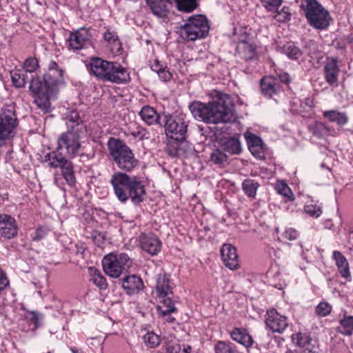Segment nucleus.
<instances>
[{"label":"nucleus","instance_id":"obj_41","mask_svg":"<svg viewBox=\"0 0 353 353\" xmlns=\"http://www.w3.org/2000/svg\"><path fill=\"white\" fill-rule=\"evenodd\" d=\"M228 155L221 149H215L210 154V162L221 167L228 161Z\"/></svg>","mask_w":353,"mask_h":353},{"label":"nucleus","instance_id":"obj_60","mask_svg":"<svg viewBox=\"0 0 353 353\" xmlns=\"http://www.w3.org/2000/svg\"><path fill=\"white\" fill-rule=\"evenodd\" d=\"M247 349H248V353H260L259 349L257 347H252V345L250 346V347L247 348Z\"/></svg>","mask_w":353,"mask_h":353},{"label":"nucleus","instance_id":"obj_61","mask_svg":"<svg viewBox=\"0 0 353 353\" xmlns=\"http://www.w3.org/2000/svg\"><path fill=\"white\" fill-rule=\"evenodd\" d=\"M169 154L172 157H175L177 154V151L176 148H173L172 150L169 149Z\"/></svg>","mask_w":353,"mask_h":353},{"label":"nucleus","instance_id":"obj_21","mask_svg":"<svg viewBox=\"0 0 353 353\" xmlns=\"http://www.w3.org/2000/svg\"><path fill=\"white\" fill-rule=\"evenodd\" d=\"M152 13L159 17H167L169 12L168 5H170V0H145Z\"/></svg>","mask_w":353,"mask_h":353},{"label":"nucleus","instance_id":"obj_2","mask_svg":"<svg viewBox=\"0 0 353 353\" xmlns=\"http://www.w3.org/2000/svg\"><path fill=\"white\" fill-rule=\"evenodd\" d=\"M110 183L117 198L121 203H125L130 199L134 204L137 205L145 199V187L136 176L117 172L112 176Z\"/></svg>","mask_w":353,"mask_h":353},{"label":"nucleus","instance_id":"obj_13","mask_svg":"<svg viewBox=\"0 0 353 353\" xmlns=\"http://www.w3.org/2000/svg\"><path fill=\"white\" fill-rule=\"evenodd\" d=\"M265 323L273 332L282 333L288 326L287 317L274 309L267 312Z\"/></svg>","mask_w":353,"mask_h":353},{"label":"nucleus","instance_id":"obj_54","mask_svg":"<svg viewBox=\"0 0 353 353\" xmlns=\"http://www.w3.org/2000/svg\"><path fill=\"white\" fill-rule=\"evenodd\" d=\"M47 234L48 230L46 228L40 227L36 230L34 235L32 236V239L36 241H40L43 239Z\"/></svg>","mask_w":353,"mask_h":353},{"label":"nucleus","instance_id":"obj_7","mask_svg":"<svg viewBox=\"0 0 353 353\" xmlns=\"http://www.w3.org/2000/svg\"><path fill=\"white\" fill-rule=\"evenodd\" d=\"M207 19L203 15L190 17L186 23L181 25L179 29L181 37L185 40L194 41L205 37L209 32Z\"/></svg>","mask_w":353,"mask_h":353},{"label":"nucleus","instance_id":"obj_12","mask_svg":"<svg viewBox=\"0 0 353 353\" xmlns=\"http://www.w3.org/2000/svg\"><path fill=\"white\" fill-rule=\"evenodd\" d=\"M248 36L243 35L238 42L236 54L246 62L254 61L258 59L256 46L247 40Z\"/></svg>","mask_w":353,"mask_h":353},{"label":"nucleus","instance_id":"obj_30","mask_svg":"<svg viewBox=\"0 0 353 353\" xmlns=\"http://www.w3.org/2000/svg\"><path fill=\"white\" fill-rule=\"evenodd\" d=\"M156 289L159 297H165L172 294L170 279L165 275L158 276Z\"/></svg>","mask_w":353,"mask_h":353},{"label":"nucleus","instance_id":"obj_25","mask_svg":"<svg viewBox=\"0 0 353 353\" xmlns=\"http://www.w3.org/2000/svg\"><path fill=\"white\" fill-rule=\"evenodd\" d=\"M245 138L251 153L256 157H260L263 154V141L261 139L249 132L245 134Z\"/></svg>","mask_w":353,"mask_h":353},{"label":"nucleus","instance_id":"obj_19","mask_svg":"<svg viewBox=\"0 0 353 353\" xmlns=\"http://www.w3.org/2000/svg\"><path fill=\"white\" fill-rule=\"evenodd\" d=\"M122 287L129 295L138 294L144 288L142 279L136 276H125L122 281Z\"/></svg>","mask_w":353,"mask_h":353},{"label":"nucleus","instance_id":"obj_6","mask_svg":"<svg viewBox=\"0 0 353 353\" xmlns=\"http://www.w3.org/2000/svg\"><path fill=\"white\" fill-rule=\"evenodd\" d=\"M301 8L312 28L322 30L330 26L332 18L329 12L316 0H305L301 4Z\"/></svg>","mask_w":353,"mask_h":353},{"label":"nucleus","instance_id":"obj_50","mask_svg":"<svg viewBox=\"0 0 353 353\" xmlns=\"http://www.w3.org/2000/svg\"><path fill=\"white\" fill-rule=\"evenodd\" d=\"M332 307L325 302H321L316 308V313L322 316H325L331 312Z\"/></svg>","mask_w":353,"mask_h":353},{"label":"nucleus","instance_id":"obj_42","mask_svg":"<svg viewBox=\"0 0 353 353\" xmlns=\"http://www.w3.org/2000/svg\"><path fill=\"white\" fill-rule=\"evenodd\" d=\"M68 130H76L77 125L85 126L77 111L70 112L65 117Z\"/></svg>","mask_w":353,"mask_h":353},{"label":"nucleus","instance_id":"obj_8","mask_svg":"<svg viewBox=\"0 0 353 353\" xmlns=\"http://www.w3.org/2000/svg\"><path fill=\"white\" fill-rule=\"evenodd\" d=\"M102 265L107 275L118 278L132 266V261L125 253H110L103 257Z\"/></svg>","mask_w":353,"mask_h":353},{"label":"nucleus","instance_id":"obj_44","mask_svg":"<svg viewBox=\"0 0 353 353\" xmlns=\"http://www.w3.org/2000/svg\"><path fill=\"white\" fill-rule=\"evenodd\" d=\"M275 190L277 193L285 196L288 201H293L294 199L293 193L290 188L283 181H277L275 185Z\"/></svg>","mask_w":353,"mask_h":353},{"label":"nucleus","instance_id":"obj_29","mask_svg":"<svg viewBox=\"0 0 353 353\" xmlns=\"http://www.w3.org/2000/svg\"><path fill=\"white\" fill-rule=\"evenodd\" d=\"M323 116L330 122L336 123L338 125L343 126L347 123L349 118L346 113L335 110H326L323 112Z\"/></svg>","mask_w":353,"mask_h":353},{"label":"nucleus","instance_id":"obj_17","mask_svg":"<svg viewBox=\"0 0 353 353\" xmlns=\"http://www.w3.org/2000/svg\"><path fill=\"white\" fill-rule=\"evenodd\" d=\"M139 241L142 250L152 256L157 255L161 250V243L154 234H143L140 236Z\"/></svg>","mask_w":353,"mask_h":353},{"label":"nucleus","instance_id":"obj_10","mask_svg":"<svg viewBox=\"0 0 353 353\" xmlns=\"http://www.w3.org/2000/svg\"><path fill=\"white\" fill-rule=\"evenodd\" d=\"M162 125L168 137L177 141L185 139L188 125L183 118L164 114Z\"/></svg>","mask_w":353,"mask_h":353},{"label":"nucleus","instance_id":"obj_55","mask_svg":"<svg viewBox=\"0 0 353 353\" xmlns=\"http://www.w3.org/2000/svg\"><path fill=\"white\" fill-rule=\"evenodd\" d=\"M43 319V315L42 314L34 311L30 312V321L34 323L36 328L39 326V322Z\"/></svg>","mask_w":353,"mask_h":353},{"label":"nucleus","instance_id":"obj_58","mask_svg":"<svg viewBox=\"0 0 353 353\" xmlns=\"http://www.w3.org/2000/svg\"><path fill=\"white\" fill-rule=\"evenodd\" d=\"M301 106L305 109V110H310L314 106V103L312 99L311 98H305L301 103Z\"/></svg>","mask_w":353,"mask_h":353},{"label":"nucleus","instance_id":"obj_59","mask_svg":"<svg viewBox=\"0 0 353 353\" xmlns=\"http://www.w3.org/2000/svg\"><path fill=\"white\" fill-rule=\"evenodd\" d=\"M164 65L160 61L155 60L154 62L151 65V69L156 72L157 74L163 68Z\"/></svg>","mask_w":353,"mask_h":353},{"label":"nucleus","instance_id":"obj_47","mask_svg":"<svg viewBox=\"0 0 353 353\" xmlns=\"http://www.w3.org/2000/svg\"><path fill=\"white\" fill-rule=\"evenodd\" d=\"M38 66V60L34 57H29L26 60L23 64V69L22 70L26 71L27 74L31 76L32 73L36 70Z\"/></svg>","mask_w":353,"mask_h":353},{"label":"nucleus","instance_id":"obj_62","mask_svg":"<svg viewBox=\"0 0 353 353\" xmlns=\"http://www.w3.org/2000/svg\"><path fill=\"white\" fill-rule=\"evenodd\" d=\"M70 349V350L72 351V353H83L82 350H78V349H77L76 347H71Z\"/></svg>","mask_w":353,"mask_h":353},{"label":"nucleus","instance_id":"obj_26","mask_svg":"<svg viewBox=\"0 0 353 353\" xmlns=\"http://www.w3.org/2000/svg\"><path fill=\"white\" fill-rule=\"evenodd\" d=\"M324 72L326 81L330 85H333L338 81L339 69L336 59H332L327 61L324 66Z\"/></svg>","mask_w":353,"mask_h":353},{"label":"nucleus","instance_id":"obj_33","mask_svg":"<svg viewBox=\"0 0 353 353\" xmlns=\"http://www.w3.org/2000/svg\"><path fill=\"white\" fill-rule=\"evenodd\" d=\"M170 6H174L179 11L191 12L198 7L197 0H170Z\"/></svg>","mask_w":353,"mask_h":353},{"label":"nucleus","instance_id":"obj_18","mask_svg":"<svg viewBox=\"0 0 353 353\" xmlns=\"http://www.w3.org/2000/svg\"><path fill=\"white\" fill-rule=\"evenodd\" d=\"M225 265L230 270L239 268V259L236 248L230 244H224L221 250Z\"/></svg>","mask_w":353,"mask_h":353},{"label":"nucleus","instance_id":"obj_24","mask_svg":"<svg viewBox=\"0 0 353 353\" xmlns=\"http://www.w3.org/2000/svg\"><path fill=\"white\" fill-rule=\"evenodd\" d=\"M30 84L29 89L33 94H41L42 93H54L48 82L42 78H33L32 75L30 78Z\"/></svg>","mask_w":353,"mask_h":353},{"label":"nucleus","instance_id":"obj_35","mask_svg":"<svg viewBox=\"0 0 353 353\" xmlns=\"http://www.w3.org/2000/svg\"><path fill=\"white\" fill-rule=\"evenodd\" d=\"M222 150L230 154H239L241 151L240 141L238 139L232 137L221 144Z\"/></svg>","mask_w":353,"mask_h":353},{"label":"nucleus","instance_id":"obj_14","mask_svg":"<svg viewBox=\"0 0 353 353\" xmlns=\"http://www.w3.org/2000/svg\"><path fill=\"white\" fill-rule=\"evenodd\" d=\"M63 71L55 61H50L48 65V70L43 75V80L46 81L54 93L58 86L63 83Z\"/></svg>","mask_w":353,"mask_h":353},{"label":"nucleus","instance_id":"obj_63","mask_svg":"<svg viewBox=\"0 0 353 353\" xmlns=\"http://www.w3.org/2000/svg\"><path fill=\"white\" fill-rule=\"evenodd\" d=\"M174 319V318H170V319H168V321H169L170 322H172Z\"/></svg>","mask_w":353,"mask_h":353},{"label":"nucleus","instance_id":"obj_48","mask_svg":"<svg viewBox=\"0 0 353 353\" xmlns=\"http://www.w3.org/2000/svg\"><path fill=\"white\" fill-rule=\"evenodd\" d=\"M305 211L312 217L317 218L322 214L321 206L317 204L307 203L305 205Z\"/></svg>","mask_w":353,"mask_h":353},{"label":"nucleus","instance_id":"obj_22","mask_svg":"<svg viewBox=\"0 0 353 353\" xmlns=\"http://www.w3.org/2000/svg\"><path fill=\"white\" fill-rule=\"evenodd\" d=\"M141 119L148 125L159 123L162 125L163 116H159L154 108L145 105L139 112Z\"/></svg>","mask_w":353,"mask_h":353},{"label":"nucleus","instance_id":"obj_40","mask_svg":"<svg viewBox=\"0 0 353 353\" xmlns=\"http://www.w3.org/2000/svg\"><path fill=\"white\" fill-rule=\"evenodd\" d=\"M259 186L260 185L256 181L251 179H246L242 183V189L244 193L251 198L256 196Z\"/></svg>","mask_w":353,"mask_h":353},{"label":"nucleus","instance_id":"obj_37","mask_svg":"<svg viewBox=\"0 0 353 353\" xmlns=\"http://www.w3.org/2000/svg\"><path fill=\"white\" fill-rule=\"evenodd\" d=\"M104 39L110 45L111 50L114 52H119L122 48L118 35L114 31L108 30L103 34Z\"/></svg>","mask_w":353,"mask_h":353},{"label":"nucleus","instance_id":"obj_64","mask_svg":"<svg viewBox=\"0 0 353 353\" xmlns=\"http://www.w3.org/2000/svg\"><path fill=\"white\" fill-rule=\"evenodd\" d=\"M321 167L324 168V167H325V164H324V163H322V164H321Z\"/></svg>","mask_w":353,"mask_h":353},{"label":"nucleus","instance_id":"obj_9","mask_svg":"<svg viewBox=\"0 0 353 353\" xmlns=\"http://www.w3.org/2000/svg\"><path fill=\"white\" fill-rule=\"evenodd\" d=\"M43 161L47 162L50 168H61L62 175L69 185L72 186L75 184L73 163L61 153H58L57 151L48 152L44 155Z\"/></svg>","mask_w":353,"mask_h":353},{"label":"nucleus","instance_id":"obj_39","mask_svg":"<svg viewBox=\"0 0 353 353\" xmlns=\"http://www.w3.org/2000/svg\"><path fill=\"white\" fill-rule=\"evenodd\" d=\"M54 93H42L41 94H34V102L37 106L44 112L50 111V97Z\"/></svg>","mask_w":353,"mask_h":353},{"label":"nucleus","instance_id":"obj_23","mask_svg":"<svg viewBox=\"0 0 353 353\" xmlns=\"http://www.w3.org/2000/svg\"><path fill=\"white\" fill-rule=\"evenodd\" d=\"M332 258L335 261V264L341 276L347 279H350L351 274L349 263L343 254L341 252L335 250L333 252Z\"/></svg>","mask_w":353,"mask_h":353},{"label":"nucleus","instance_id":"obj_20","mask_svg":"<svg viewBox=\"0 0 353 353\" xmlns=\"http://www.w3.org/2000/svg\"><path fill=\"white\" fill-rule=\"evenodd\" d=\"M232 339L246 348L253 345L254 340L248 332L244 328L234 327L230 332Z\"/></svg>","mask_w":353,"mask_h":353},{"label":"nucleus","instance_id":"obj_53","mask_svg":"<svg viewBox=\"0 0 353 353\" xmlns=\"http://www.w3.org/2000/svg\"><path fill=\"white\" fill-rule=\"evenodd\" d=\"M298 232L293 228H288L283 233L282 236L284 239L293 241L298 237Z\"/></svg>","mask_w":353,"mask_h":353},{"label":"nucleus","instance_id":"obj_4","mask_svg":"<svg viewBox=\"0 0 353 353\" xmlns=\"http://www.w3.org/2000/svg\"><path fill=\"white\" fill-rule=\"evenodd\" d=\"M108 148L117 168L125 172H131L139 165L132 150L122 141L110 138L108 142Z\"/></svg>","mask_w":353,"mask_h":353},{"label":"nucleus","instance_id":"obj_51","mask_svg":"<svg viewBox=\"0 0 353 353\" xmlns=\"http://www.w3.org/2000/svg\"><path fill=\"white\" fill-rule=\"evenodd\" d=\"M290 15L289 8L288 7H283L281 11L277 12V14L274 17L279 21H285L290 19Z\"/></svg>","mask_w":353,"mask_h":353},{"label":"nucleus","instance_id":"obj_15","mask_svg":"<svg viewBox=\"0 0 353 353\" xmlns=\"http://www.w3.org/2000/svg\"><path fill=\"white\" fill-rule=\"evenodd\" d=\"M91 34L88 30L81 28L70 35V46L74 50H81L91 45Z\"/></svg>","mask_w":353,"mask_h":353},{"label":"nucleus","instance_id":"obj_11","mask_svg":"<svg viewBox=\"0 0 353 353\" xmlns=\"http://www.w3.org/2000/svg\"><path fill=\"white\" fill-rule=\"evenodd\" d=\"M18 124L14 108L9 106L3 108L0 114V134L5 140L14 134V130Z\"/></svg>","mask_w":353,"mask_h":353},{"label":"nucleus","instance_id":"obj_57","mask_svg":"<svg viewBox=\"0 0 353 353\" xmlns=\"http://www.w3.org/2000/svg\"><path fill=\"white\" fill-rule=\"evenodd\" d=\"M9 285V281L6 274L0 269V290L5 289Z\"/></svg>","mask_w":353,"mask_h":353},{"label":"nucleus","instance_id":"obj_52","mask_svg":"<svg viewBox=\"0 0 353 353\" xmlns=\"http://www.w3.org/2000/svg\"><path fill=\"white\" fill-rule=\"evenodd\" d=\"M165 348L166 353H179L181 350V346L178 343L169 342Z\"/></svg>","mask_w":353,"mask_h":353},{"label":"nucleus","instance_id":"obj_28","mask_svg":"<svg viewBox=\"0 0 353 353\" xmlns=\"http://www.w3.org/2000/svg\"><path fill=\"white\" fill-rule=\"evenodd\" d=\"M279 87L276 80L270 77H265L261 81V92L266 97H272L279 91Z\"/></svg>","mask_w":353,"mask_h":353},{"label":"nucleus","instance_id":"obj_32","mask_svg":"<svg viewBox=\"0 0 353 353\" xmlns=\"http://www.w3.org/2000/svg\"><path fill=\"white\" fill-rule=\"evenodd\" d=\"M10 76L13 85L17 88H23L30 78L27 72L23 70H12Z\"/></svg>","mask_w":353,"mask_h":353},{"label":"nucleus","instance_id":"obj_38","mask_svg":"<svg viewBox=\"0 0 353 353\" xmlns=\"http://www.w3.org/2000/svg\"><path fill=\"white\" fill-rule=\"evenodd\" d=\"M337 330L343 335H352L353 334V316H345L340 321Z\"/></svg>","mask_w":353,"mask_h":353},{"label":"nucleus","instance_id":"obj_34","mask_svg":"<svg viewBox=\"0 0 353 353\" xmlns=\"http://www.w3.org/2000/svg\"><path fill=\"white\" fill-rule=\"evenodd\" d=\"M292 341L296 345L305 348L303 353H316L315 351L310 350L307 347L311 342V338L307 334L298 332L292 334Z\"/></svg>","mask_w":353,"mask_h":353},{"label":"nucleus","instance_id":"obj_16","mask_svg":"<svg viewBox=\"0 0 353 353\" xmlns=\"http://www.w3.org/2000/svg\"><path fill=\"white\" fill-rule=\"evenodd\" d=\"M18 228L14 218L10 215L0 214V237L10 239L17 236Z\"/></svg>","mask_w":353,"mask_h":353},{"label":"nucleus","instance_id":"obj_31","mask_svg":"<svg viewBox=\"0 0 353 353\" xmlns=\"http://www.w3.org/2000/svg\"><path fill=\"white\" fill-rule=\"evenodd\" d=\"M309 130L319 139L325 138L330 134V128L327 124L319 121H315L310 124Z\"/></svg>","mask_w":353,"mask_h":353},{"label":"nucleus","instance_id":"obj_49","mask_svg":"<svg viewBox=\"0 0 353 353\" xmlns=\"http://www.w3.org/2000/svg\"><path fill=\"white\" fill-rule=\"evenodd\" d=\"M263 6L269 11L275 12L278 10L281 4V0H261Z\"/></svg>","mask_w":353,"mask_h":353},{"label":"nucleus","instance_id":"obj_46","mask_svg":"<svg viewBox=\"0 0 353 353\" xmlns=\"http://www.w3.org/2000/svg\"><path fill=\"white\" fill-rule=\"evenodd\" d=\"M143 341L149 348H155L161 343L159 336L152 332L144 335Z\"/></svg>","mask_w":353,"mask_h":353},{"label":"nucleus","instance_id":"obj_43","mask_svg":"<svg viewBox=\"0 0 353 353\" xmlns=\"http://www.w3.org/2000/svg\"><path fill=\"white\" fill-rule=\"evenodd\" d=\"M92 282L99 287L101 290H105L108 287L105 278L101 274V272L94 268H90Z\"/></svg>","mask_w":353,"mask_h":353},{"label":"nucleus","instance_id":"obj_5","mask_svg":"<svg viewBox=\"0 0 353 353\" xmlns=\"http://www.w3.org/2000/svg\"><path fill=\"white\" fill-rule=\"evenodd\" d=\"M86 133V127L77 125L76 130H67L60 134L57 139V150H65L66 154L70 159L77 156L89 159L91 156L81 153V139Z\"/></svg>","mask_w":353,"mask_h":353},{"label":"nucleus","instance_id":"obj_27","mask_svg":"<svg viewBox=\"0 0 353 353\" xmlns=\"http://www.w3.org/2000/svg\"><path fill=\"white\" fill-rule=\"evenodd\" d=\"M281 53L291 60H299L303 56V52L297 44L292 41L285 43L280 48Z\"/></svg>","mask_w":353,"mask_h":353},{"label":"nucleus","instance_id":"obj_36","mask_svg":"<svg viewBox=\"0 0 353 353\" xmlns=\"http://www.w3.org/2000/svg\"><path fill=\"white\" fill-rule=\"evenodd\" d=\"M162 298L161 305L157 307L159 314L163 316H165L171 313L175 312L176 308L174 306L173 301L168 296Z\"/></svg>","mask_w":353,"mask_h":353},{"label":"nucleus","instance_id":"obj_3","mask_svg":"<svg viewBox=\"0 0 353 353\" xmlns=\"http://www.w3.org/2000/svg\"><path fill=\"white\" fill-rule=\"evenodd\" d=\"M90 71L98 79L116 83L127 82L130 74L125 68L118 63L94 57L90 62Z\"/></svg>","mask_w":353,"mask_h":353},{"label":"nucleus","instance_id":"obj_1","mask_svg":"<svg viewBox=\"0 0 353 353\" xmlns=\"http://www.w3.org/2000/svg\"><path fill=\"white\" fill-rule=\"evenodd\" d=\"M189 108L196 119L207 123H228L234 119L231 97L217 90L211 93V101L208 103L194 101Z\"/></svg>","mask_w":353,"mask_h":353},{"label":"nucleus","instance_id":"obj_56","mask_svg":"<svg viewBox=\"0 0 353 353\" xmlns=\"http://www.w3.org/2000/svg\"><path fill=\"white\" fill-rule=\"evenodd\" d=\"M158 75L160 79H162L163 81L166 82L170 81L172 79V74L171 72L166 70L165 68H163L159 73Z\"/></svg>","mask_w":353,"mask_h":353},{"label":"nucleus","instance_id":"obj_45","mask_svg":"<svg viewBox=\"0 0 353 353\" xmlns=\"http://www.w3.org/2000/svg\"><path fill=\"white\" fill-rule=\"evenodd\" d=\"M215 353H236L234 345L230 342L219 341L214 346Z\"/></svg>","mask_w":353,"mask_h":353}]
</instances>
